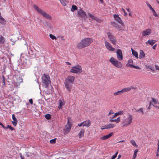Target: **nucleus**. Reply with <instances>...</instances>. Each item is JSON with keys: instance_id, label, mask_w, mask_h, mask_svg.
Instances as JSON below:
<instances>
[{"instance_id": "aec40b11", "label": "nucleus", "mask_w": 159, "mask_h": 159, "mask_svg": "<svg viewBox=\"0 0 159 159\" xmlns=\"http://www.w3.org/2000/svg\"><path fill=\"white\" fill-rule=\"evenodd\" d=\"M88 14L89 17H90V18H91L92 20H95L97 22L99 20V19L97 18L95 16H94V15L90 14V13H88Z\"/></svg>"}, {"instance_id": "e2e57ef3", "label": "nucleus", "mask_w": 159, "mask_h": 159, "mask_svg": "<svg viewBox=\"0 0 159 159\" xmlns=\"http://www.w3.org/2000/svg\"><path fill=\"white\" fill-rule=\"evenodd\" d=\"M153 107H156V108H158V107H159V106H157V105H154V104H153Z\"/></svg>"}, {"instance_id": "603ef678", "label": "nucleus", "mask_w": 159, "mask_h": 159, "mask_svg": "<svg viewBox=\"0 0 159 159\" xmlns=\"http://www.w3.org/2000/svg\"><path fill=\"white\" fill-rule=\"evenodd\" d=\"M117 116V114L116 113H115L111 117L112 118H115L116 116Z\"/></svg>"}, {"instance_id": "37998d69", "label": "nucleus", "mask_w": 159, "mask_h": 159, "mask_svg": "<svg viewBox=\"0 0 159 159\" xmlns=\"http://www.w3.org/2000/svg\"><path fill=\"white\" fill-rule=\"evenodd\" d=\"M147 4L149 8L151 11H154V9L152 8L151 5H150L149 3H147Z\"/></svg>"}, {"instance_id": "39448f33", "label": "nucleus", "mask_w": 159, "mask_h": 159, "mask_svg": "<svg viewBox=\"0 0 159 159\" xmlns=\"http://www.w3.org/2000/svg\"><path fill=\"white\" fill-rule=\"evenodd\" d=\"M133 116L132 115H129L128 117L122 121L123 126H127L129 125L132 122Z\"/></svg>"}, {"instance_id": "79ce46f5", "label": "nucleus", "mask_w": 159, "mask_h": 159, "mask_svg": "<svg viewBox=\"0 0 159 159\" xmlns=\"http://www.w3.org/2000/svg\"><path fill=\"white\" fill-rule=\"evenodd\" d=\"M116 113H117V115L118 116L120 115H123V114L124 112L122 111H120L118 112H116Z\"/></svg>"}, {"instance_id": "c03bdc74", "label": "nucleus", "mask_w": 159, "mask_h": 159, "mask_svg": "<svg viewBox=\"0 0 159 159\" xmlns=\"http://www.w3.org/2000/svg\"><path fill=\"white\" fill-rule=\"evenodd\" d=\"M114 113L113 111L112 110H111L109 111V113H108V116H110L111 115L113 114Z\"/></svg>"}, {"instance_id": "69168bd1", "label": "nucleus", "mask_w": 159, "mask_h": 159, "mask_svg": "<svg viewBox=\"0 0 159 159\" xmlns=\"http://www.w3.org/2000/svg\"><path fill=\"white\" fill-rule=\"evenodd\" d=\"M20 157L21 159H25L24 157H22V155L20 156Z\"/></svg>"}, {"instance_id": "338daca9", "label": "nucleus", "mask_w": 159, "mask_h": 159, "mask_svg": "<svg viewBox=\"0 0 159 159\" xmlns=\"http://www.w3.org/2000/svg\"><path fill=\"white\" fill-rule=\"evenodd\" d=\"M121 157V155H119L118 156V159L120 158Z\"/></svg>"}, {"instance_id": "9b49d317", "label": "nucleus", "mask_w": 159, "mask_h": 159, "mask_svg": "<svg viewBox=\"0 0 159 159\" xmlns=\"http://www.w3.org/2000/svg\"><path fill=\"white\" fill-rule=\"evenodd\" d=\"M107 35L108 38L110 39L111 42L114 44H116V40L115 37L110 32H108L107 33Z\"/></svg>"}, {"instance_id": "473e14b6", "label": "nucleus", "mask_w": 159, "mask_h": 159, "mask_svg": "<svg viewBox=\"0 0 159 159\" xmlns=\"http://www.w3.org/2000/svg\"><path fill=\"white\" fill-rule=\"evenodd\" d=\"M130 142L133 146L136 147H138V146L136 144V142L134 140L132 139L130 140Z\"/></svg>"}, {"instance_id": "dca6fc26", "label": "nucleus", "mask_w": 159, "mask_h": 159, "mask_svg": "<svg viewBox=\"0 0 159 159\" xmlns=\"http://www.w3.org/2000/svg\"><path fill=\"white\" fill-rule=\"evenodd\" d=\"M113 134V132H111L108 135H104L102 136L101 137L100 139L101 140H105L111 137Z\"/></svg>"}, {"instance_id": "4468645a", "label": "nucleus", "mask_w": 159, "mask_h": 159, "mask_svg": "<svg viewBox=\"0 0 159 159\" xmlns=\"http://www.w3.org/2000/svg\"><path fill=\"white\" fill-rule=\"evenodd\" d=\"M105 44L107 48L110 51H114L115 50V48L112 47L109 43L106 41L105 42Z\"/></svg>"}, {"instance_id": "a18cd8bd", "label": "nucleus", "mask_w": 159, "mask_h": 159, "mask_svg": "<svg viewBox=\"0 0 159 159\" xmlns=\"http://www.w3.org/2000/svg\"><path fill=\"white\" fill-rule=\"evenodd\" d=\"M2 77H3V80L2 81V85L3 86H4L5 85V79H4L3 75L2 76Z\"/></svg>"}, {"instance_id": "9d476101", "label": "nucleus", "mask_w": 159, "mask_h": 159, "mask_svg": "<svg viewBox=\"0 0 159 159\" xmlns=\"http://www.w3.org/2000/svg\"><path fill=\"white\" fill-rule=\"evenodd\" d=\"M77 15L83 18L84 19L87 18V14L85 12L81 9H80L78 11Z\"/></svg>"}, {"instance_id": "5fc2aeb1", "label": "nucleus", "mask_w": 159, "mask_h": 159, "mask_svg": "<svg viewBox=\"0 0 159 159\" xmlns=\"http://www.w3.org/2000/svg\"><path fill=\"white\" fill-rule=\"evenodd\" d=\"M29 102L31 104H32L33 103V101L32 99H29Z\"/></svg>"}, {"instance_id": "cd10ccee", "label": "nucleus", "mask_w": 159, "mask_h": 159, "mask_svg": "<svg viewBox=\"0 0 159 159\" xmlns=\"http://www.w3.org/2000/svg\"><path fill=\"white\" fill-rule=\"evenodd\" d=\"M1 125H2V127L4 129H10L11 130H13L14 129L12 128L11 126L8 125L6 127H5L2 123H1Z\"/></svg>"}, {"instance_id": "6e6d98bb", "label": "nucleus", "mask_w": 159, "mask_h": 159, "mask_svg": "<svg viewBox=\"0 0 159 159\" xmlns=\"http://www.w3.org/2000/svg\"><path fill=\"white\" fill-rule=\"evenodd\" d=\"M78 126H79V127H80L81 126H83V122L80 124H79L78 125Z\"/></svg>"}, {"instance_id": "5701e85b", "label": "nucleus", "mask_w": 159, "mask_h": 159, "mask_svg": "<svg viewBox=\"0 0 159 159\" xmlns=\"http://www.w3.org/2000/svg\"><path fill=\"white\" fill-rule=\"evenodd\" d=\"M84 129H82L80 130L78 134L79 138H81V137H83L84 136Z\"/></svg>"}, {"instance_id": "6e6552de", "label": "nucleus", "mask_w": 159, "mask_h": 159, "mask_svg": "<svg viewBox=\"0 0 159 159\" xmlns=\"http://www.w3.org/2000/svg\"><path fill=\"white\" fill-rule=\"evenodd\" d=\"M70 72L72 73L80 74L82 72V68L81 66L77 65L73 66L70 70Z\"/></svg>"}, {"instance_id": "c85d7f7f", "label": "nucleus", "mask_w": 159, "mask_h": 159, "mask_svg": "<svg viewBox=\"0 0 159 159\" xmlns=\"http://www.w3.org/2000/svg\"><path fill=\"white\" fill-rule=\"evenodd\" d=\"M78 7L75 5H73L72 6V8L71 9V11L72 12H74L75 10H77Z\"/></svg>"}, {"instance_id": "13d9d810", "label": "nucleus", "mask_w": 159, "mask_h": 159, "mask_svg": "<svg viewBox=\"0 0 159 159\" xmlns=\"http://www.w3.org/2000/svg\"><path fill=\"white\" fill-rule=\"evenodd\" d=\"M156 47H157V44H156L153 46V47H152L153 49H155L156 48Z\"/></svg>"}, {"instance_id": "a19ab883", "label": "nucleus", "mask_w": 159, "mask_h": 159, "mask_svg": "<svg viewBox=\"0 0 159 159\" xmlns=\"http://www.w3.org/2000/svg\"><path fill=\"white\" fill-rule=\"evenodd\" d=\"M152 105L153 106V104L151 102H149V106L148 107V109H151V106Z\"/></svg>"}, {"instance_id": "4c0bfd02", "label": "nucleus", "mask_w": 159, "mask_h": 159, "mask_svg": "<svg viewBox=\"0 0 159 159\" xmlns=\"http://www.w3.org/2000/svg\"><path fill=\"white\" fill-rule=\"evenodd\" d=\"M49 36L50 37L52 40H56L57 39L56 37L51 34H50Z\"/></svg>"}, {"instance_id": "f257e3e1", "label": "nucleus", "mask_w": 159, "mask_h": 159, "mask_svg": "<svg viewBox=\"0 0 159 159\" xmlns=\"http://www.w3.org/2000/svg\"><path fill=\"white\" fill-rule=\"evenodd\" d=\"M75 77L74 76L69 75L65 79L64 82L65 87L68 92H70L74 83Z\"/></svg>"}, {"instance_id": "6ab92c4d", "label": "nucleus", "mask_w": 159, "mask_h": 159, "mask_svg": "<svg viewBox=\"0 0 159 159\" xmlns=\"http://www.w3.org/2000/svg\"><path fill=\"white\" fill-rule=\"evenodd\" d=\"M83 126H85L88 127L90 125L91 122L90 120H87L85 121H83Z\"/></svg>"}, {"instance_id": "7c9ffc66", "label": "nucleus", "mask_w": 159, "mask_h": 159, "mask_svg": "<svg viewBox=\"0 0 159 159\" xmlns=\"http://www.w3.org/2000/svg\"><path fill=\"white\" fill-rule=\"evenodd\" d=\"M121 90L120 91H118L117 92L114 93V96L121 95L123 94Z\"/></svg>"}, {"instance_id": "412c9836", "label": "nucleus", "mask_w": 159, "mask_h": 159, "mask_svg": "<svg viewBox=\"0 0 159 159\" xmlns=\"http://www.w3.org/2000/svg\"><path fill=\"white\" fill-rule=\"evenodd\" d=\"M128 63L127 64V66L131 68L133 66V61L131 59H129L128 61Z\"/></svg>"}, {"instance_id": "680f3d73", "label": "nucleus", "mask_w": 159, "mask_h": 159, "mask_svg": "<svg viewBox=\"0 0 159 159\" xmlns=\"http://www.w3.org/2000/svg\"><path fill=\"white\" fill-rule=\"evenodd\" d=\"M66 63L68 65H71V64L69 62H66Z\"/></svg>"}, {"instance_id": "a878e982", "label": "nucleus", "mask_w": 159, "mask_h": 159, "mask_svg": "<svg viewBox=\"0 0 159 159\" xmlns=\"http://www.w3.org/2000/svg\"><path fill=\"white\" fill-rule=\"evenodd\" d=\"M145 56V54H144L143 51V50H141L140 51V52L139 55V58L140 59L144 57Z\"/></svg>"}, {"instance_id": "ddd939ff", "label": "nucleus", "mask_w": 159, "mask_h": 159, "mask_svg": "<svg viewBox=\"0 0 159 159\" xmlns=\"http://www.w3.org/2000/svg\"><path fill=\"white\" fill-rule=\"evenodd\" d=\"M116 125L115 124L109 123L107 125L102 126L101 129L102 130L106 129H112Z\"/></svg>"}, {"instance_id": "0eeeda50", "label": "nucleus", "mask_w": 159, "mask_h": 159, "mask_svg": "<svg viewBox=\"0 0 159 159\" xmlns=\"http://www.w3.org/2000/svg\"><path fill=\"white\" fill-rule=\"evenodd\" d=\"M42 82L46 85L47 87L51 83L49 75L44 74L42 77Z\"/></svg>"}, {"instance_id": "774afa93", "label": "nucleus", "mask_w": 159, "mask_h": 159, "mask_svg": "<svg viewBox=\"0 0 159 159\" xmlns=\"http://www.w3.org/2000/svg\"><path fill=\"white\" fill-rule=\"evenodd\" d=\"M129 15L130 16H132V14H131V12H129Z\"/></svg>"}, {"instance_id": "0e129e2a", "label": "nucleus", "mask_w": 159, "mask_h": 159, "mask_svg": "<svg viewBox=\"0 0 159 159\" xmlns=\"http://www.w3.org/2000/svg\"><path fill=\"white\" fill-rule=\"evenodd\" d=\"M126 10L128 11L129 12H130V10L129 8H127Z\"/></svg>"}, {"instance_id": "20e7f679", "label": "nucleus", "mask_w": 159, "mask_h": 159, "mask_svg": "<svg viewBox=\"0 0 159 159\" xmlns=\"http://www.w3.org/2000/svg\"><path fill=\"white\" fill-rule=\"evenodd\" d=\"M34 8L37 11L38 13L40 14L45 18L49 20H52V18L48 14L46 13L45 11L39 8L38 7L34 4L33 5Z\"/></svg>"}, {"instance_id": "bb28decb", "label": "nucleus", "mask_w": 159, "mask_h": 159, "mask_svg": "<svg viewBox=\"0 0 159 159\" xmlns=\"http://www.w3.org/2000/svg\"><path fill=\"white\" fill-rule=\"evenodd\" d=\"M131 51L132 52V53L133 55L135 57L137 58H138V52L135 51L133 49H131Z\"/></svg>"}, {"instance_id": "c9c22d12", "label": "nucleus", "mask_w": 159, "mask_h": 159, "mask_svg": "<svg viewBox=\"0 0 159 159\" xmlns=\"http://www.w3.org/2000/svg\"><path fill=\"white\" fill-rule=\"evenodd\" d=\"M136 112H140L142 114H144V112L143 111V108H142L139 109L138 110H136Z\"/></svg>"}, {"instance_id": "f704fd0d", "label": "nucleus", "mask_w": 159, "mask_h": 159, "mask_svg": "<svg viewBox=\"0 0 159 159\" xmlns=\"http://www.w3.org/2000/svg\"><path fill=\"white\" fill-rule=\"evenodd\" d=\"M157 145L158 146V148L157 150L156 156L158 157L159 156V140L158 141Z\"/></svg>"}, {"instance_id": "393cba45", "label": "nucleus", "mask_w": 159, "mask_h": 159, "mask_svg": "<svg viewBox=\"0 0 159 159\" xmlns=\"http://www.w3.org/2000/svg\"><path fill=\"white\" fill-rule=\"evenodd\" d=\"M133 87H128L127 88H125L124 89H122L121 90V92H122V93H123L124 92H127L130 91L132 89H133Z\"/></svg>"}, {"instance_id": "bf43d9fd", "label": "nucleus", "mask_w": 159, "mask_h": 159, "mask_svg": "<svg viewBox=\"0 0 159 159\" xmlns=\"http://www.w3.org/2000/svg\"><path fill=\"white\" fill-rule=\"evenodd\" d=\"M149 69H151V70L152 71H154V70H155L152 67H150V68H149Z\"/></svg>"}, {"instance_id": "864d4df0", "label": "nucleus", "mask_w": 159, "mask_h": 159, "mask_svg": "<svg viewBox=\"0 0 159 159\" xmlns=\"http://www.w3.org/2000/svg\"><path fill=\"white\" fill-rule=\"evenodd\" d=\"M137 156V154L134 153L132 159H135Z\"/></svg>"}, {"instance_id": "3c124183", "label": "nucleus", "mask_w": 159, "mask_h": 159, "mask_svg": "<svg viewBox=\"0 0 159 159\" xmlns=\"http://www.w3.org/2000/svg\"><path fill=\"white\" fill-rule=\"evenodd\" d=\"M122 10L124 12V16H126L127 15V13H126L125 11V10H124V9L123 8H122Z\"/></svg>"}, {"instance_id": "e433bc0d", "label": "nucleus", "mask_w": 159, "mask_h": 159, "mask_svg": "<svg viewBox=\"0 0 159 159\" xmlns=\"http://www.w3.org/2000/svg\"><path fill=\"white\" fill-rule=\"evenodd\" d=\"M45 117L47 120L50 119L51 118V115L49 114H47L45 115Z\"/></svg>"}, {"instance_id": "c756f323", "label": "nucleus", "mask_w": 159, "mask_h": 159, "mask_svg": "<svg viewBox=\"0 0 159 159\" xmlns=\"http://www.w3.org/2000/svg\"><path fill=\"white\" fill-rule=\"evenodd\" d=\"M150 102H151L152 103H153L154 105L158 103V100L154 98H152V101H150Z\"/></svg>"}, {"instance_id": "4be33fe9", "label": "nucleus", "mask_w": 159, "mask_h": 159, "mask_svg": "<svg viewBox=\"0 0 159 159\" xmlns=\"http://www.w3.org/2000/svg\"><path fill=\"white\" fill-rule=\"evenodd\" d=\"M156 42L155 40H149L148 41L146 42L145 43L146 44H149L152 46Z\"/></svg>"}, {"instance_id": "b1692460", "label": "nucleus", "mask_w": 159, "mask_h": 159, "mask_svg": "<svg viewBox=\"0 0 159 159\" xmlns=\"http://www.w3.org/2000/svg\"><path fill=\"white\" fill-rule=\"evenodd\" d=\"M59 105L58 107V108H59V109H62V106L65 105V103L63 101L61 100L59 101Z\"/></svg>"}, {"instance_id": "de8ad7c7", "label": "nucleus", "mask_w": 159, "mask_h": 159, "mask_svg": "<svg viewBox=\"0 0 159 159\" xmlns=\"http://www.w3.org/2000/svg\"><path fill=\"white\" fill-rule=\"evenodd\" d=\"M132 68H134L137 69H139V70H140V68L138 66H135L134 65H133V66H132Z\"/></svg>"}, {"instance_id": "58836bf2", "label": "nucleus", "mask_w": 159, "mask_h": 159, "mask_svg": "<svg viewBox=\"0 0 159 159\" xmlns=\"http://www.w3.org/2000/svg\"><path fill=\"white\" fill-rule=\"evenodd\" d=\"M120 121V117H118L117 119H114V122L118 123Z\"/></svg>"}, {"instance_id": "09e8293b", "label": "nucleus", "mask_w": 159, "mask_h": 159, "mask_svg": "<svg viewBox=\"0 0 159 159\" xmlns=\"http://www.w3.org/2000/svg\"><path fill=\"white\" fill-rule=\"evenodd\" d=\"M110 119L109 120V122H114V119H113V118H112V117H110Z\"/></svg>"}, {"instance_id": "052dcab7", "label": "nucleus", "mask_w": 159, "mask_h": 159, "mask_svg": "<svg viewBox=\"0 0 159 159\" xmlns=\"http://www.w3.org/2000/svg\"><path fill=\"white\" fill-rule=\"evenodd\" d=\"M155 67L156 70H159V68L158 66H155Z\"/></svg>"}, {"instance_id": "1a4fd4ad", "label": "nucleus", "mask_w": 159, "mask_h": 159, "mask_svg": "<svg viewBox=\"0 0 159 159\" xmlns=\"http://www.w3.org/2000/svg\"><path fill=\"white\" fill-rule=\"evenodd\" d=\"M71 127V123L69 122V120H68L67 123L66 125L65 126L63 130V133L64 134H68L70 131Z\"/></svg>"}, {"instance_id": "49530a36", "label": "nucleus", "mask_w": 159, "mask_h": 159, "mask_svg": "<svg viewBox=\"0 0 159 159\" xmlns=\"http://www.w3.org/2000/svg\"><path fill=\"white\" fill-rule=\"evenodd\" d=\"M51 143H56V139L51 140L50 141Z\"/></svg>"}, {"instance_id": "423d86ee", "label": "nucleus", "mask_w": 159, "mask_h": 159, "mask_svg": "<svg viewBox=\"0 0 159 159\" xmlns=\"http://www.w3.org/2000/svg\"><path fill=\"white\" fill-rule=\"evenodd\" d=\"M109 61L115 66L119 68H121L122 64L121 62L113 57H111L109 59Z\"/></svg>"}, {"instance_id": "8fccbe9b", "label": "nucleus", "mask_w": 159, "mask_h": 159, "mask_svg": "<svg viewBox=\"0 0 159 159\" xmlns=\"http://www.w3.org/2000/svg\"><path fill=\"white\" fill-rule=\"evenodd\" d=\"M152 11L153 12V14L154 16H158V15H157V14L156 13V12L154 10V11Z\"/></svg>"}, {"instance_id": "72a5a7b5", "label": "nucleus", "mask_w": 159, "mask_h": 159, "mask_svg": "<svg viewBox=\"0 0 159 159\" xmlns=\"http://www.w3.org/2000/svg\"><path fill=\"white\" fill-rule=\"evenodd\" d=\"M6 20L1 16V24L4 25L6 23Z\"/></svg>"}, {"instance_id": "f03ea898", "label": "nucleus", "mask_w": 159, "mask_h": 159, "mask_svg": "<svg viewBox=\"0 0 159 159\" xmlns=\"http://www.w3.org/2000/svg\"><path fill=\"white\" fill-rule=\"evenodd\" d=\"M93 42V39L91 38H88L83 39L77 45V48L81 49L86 47L89 46Z\"/></svg>"}, {"instance_id": "a211bd4d", "label": "nucleus", "mask_w": 159, "mask_h": 159, "mask_svg": "<svg viewBox=\"0 0 159 159\" xmlns=\"http://www.w3.org/2000/svg\"><path fill=\"white\" fill-rule=\"evenodd\" d=\"M12 118L13 121H12V123L13 125L15 126L17 124L18 120L14 114L12 115Z\"/></svg>"}, {"instance_id": "f3484780", "label": "nucleus", "mask_w": 159, "mask_h": 159, "mask_svg": "<svg viewBox=\"0 0 159 159\" xmlns=\"http://www.w3.org/2000/svg\"><path fill=\"white\" fill-rule=\"evenodd\" d=\"M114 17L115 20L121 24H122V21L120 18L119 17L118 15L115 14L113 16Z\"/></svg>"}, {"instance_id": "2f4dec72", "label": "nucleus", "mask_w": 159, "mask_h": 159, "mask_svg": "<svg viewBox=\"0 0 159 159\" xmlns=\"http://www.w3.org/2000/svg\"><path fill=\"white\" fill-rule=\"evenodd\" d=\"M61 3L64 6H66L67 3V1L66 0H59Z\"/></svg>"}, {"instance_id": "4d7b16f0", "label": "nucleus", "mask_w": 159, "mask_h": 159, "mask_svg": "<svg viewBox=\"0 0 159 159\" xmlns=\"http://www.w3.org/2000/svg\"><path fill=\"white\" fill-rule=\"evenodd\" d=\"M139 150L138 149H135L134 151V153H136L138 152Z\"/></svg>"}, {"instance_id": "2eb2a0df", "label": "nucleus", "mask_w": 159, "mask_h": 159, "mask_svg": "<svg viewBox=\"0 0 159 159\" xmlns=\"http://www.w3.org/2000/svg\"><path fill=\"white\" fill-rule=\"evenodd\" d=\"M151 33V30L150 29H148L143 31L142 33V36H143L148 35Z\"/></svg>"}, {"instance_id": "ea45409f", "label": "nucleus", "mask_w": 159, "mask_h": 159, "mask_svg": "<svg viewBox=\"0 0 159 159\" xmlns=\"http://www.w3.org/2000/svg\"><path fill=\"white\" fill-rule=\"evenodd\" d=\"M118 152L117 151V152L115 154H114V155H113L111 157V159H115L116 157L118 154Z\"/></svg>"}, {"instance_id": "f8f14e48", "label": "nucleus", "mask_w": 159, "mask_h": 159, "mask_svg": "<svg viewBox=\"0 0 159 159\" xmlns=\"http://www.w3.org/2000/svg\"><path fill=\"white\" fill-rule=\"evenodd\" d=\"M116 56L118 61H120L123 60V56L121 50L118 49L116 51Z\"/></svg>"}, {"instance_id": "7ed1b4c3", "label": "nucleus", "mask_w": 159, "mask_h": 159, "mask_svg": "<svg viewBox=\"0 0 159 159\" xmlns=\"http://www.w3.org/2000/svg\"><path fill=\"white\" fill-rule=\"evenodd\" d=\"M9 45L5 38L1 36V51L5 54H7V52L9 49Z\"/></svg>"}]
</instances>
